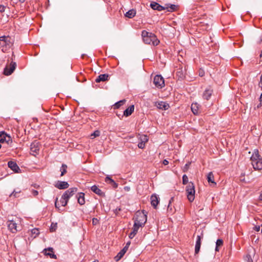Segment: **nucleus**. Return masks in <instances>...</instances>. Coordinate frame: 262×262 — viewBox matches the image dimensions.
<instances>
[{"mask_svg":"<svg viewBox=\"0 0 262 262\" xmlns=\"http://www.w3.org/2000/svg\"><path fill=\"white\" fill-rule=\"evenodd\" d=\"M141 35L144 42L146 44H151L154 46H156L160 43L159 40L152 33L143 30L142 31Z\"/></svg>","mask_w":262,"mask_h":262,"instance_id":"obj_1","label":"nucleus"},{"mask_svg":"<svg viewBox=\"0 0 262 262\" xmlns=\"http://www.w3.org/2000/svg\"><path fill=\"white\" fill-rule=\"evenodd\" d=\"M250 160L253 168L255 170L262 169V157L259 155L258 149H254L251 156Z\"/></svg>","mask_w":262,"mask_h":262,"instance_id":"obj_2","label":"nucleus"},{"mask_svg":"<svg viewBox=\"0 0 262 262\" xmlns=\"http://www.w3.org/2000/svg\"><path fill=\"white\" fill-rule=\"evenodd\" d=\"M19 223L20 221L18 219L8 221L7 226L9 230L12 233H16L17 231L20 230L21 228L19 225Z\"/></svg>","mask_w":262,"mask_h":262,"instance_id":"obj_3","label":"nucleus"},{"mask_svg":"<svg viewBox=\"0 0 262 262\" xmlns=\"http://www.w3.org/2000/svg\"><path fill=\"white\" fill-rule=\"evenodd\" d=\"M186 191L188 200L189 202H192L194 200V194L195 193L194 185L193 183L190 182L186 188Z\"/></svg>","mask_w":262,"mask_h":262,"instance_id":"obj_4","label":"nucleus"},{"mask_svg":"<svg viewBox=\"0 0 262 262\" xmlns=\"http://www.w3.org/2000/svg\"><path fill=\"white\" fill-rule=\"evenodd\" d=\"M147 221L146 215L143 212H137L134 222L144 226Z\"/></svg>","mask_w":262,"mask_h":262,"instance_id":"obj_5","label":"nucleus"},{"mask_svg":"<svg viewBox=\"0 0 262 262\" xmlns=\"http://www.w3.org/2000/svg\"><path fill=\"white\" fill-rule=\"evenodd\" d=\"M69 199L66 197L65 195H64L63 194L62 195L60 200H59V203H58V198H56V200H55V207L56 208L58 209V211H60V209L59 208L60 207V205L61 206H66L67 204H68V202L69 201Z\"/></svg>","mask_w":262,"mask_h":262,"instance_id":"obj_6","label":"nucleus"},{"mask_svg":"<svg viewBox=\"0 0 262 262\" xmlns=\"http://www.w3.org/2000/svg\"><path fill=\"white\" fill-rule=\"evenodd\" d=\"M12 45L11 38L9 36L0 37V46L10 48Z\"/></svg>","mask_w":262,"mask_h":262,"instance_id":"obj_7","label":"nucleus"},{"mask_svg":"<svg viewBox=\"0 0 262 262\" xmlns=\"http://www.w3.org/2000/svg\"><path fill=\"white\" fill-rule=\"evenodd\" d=\"M255 254V250L253 247H250L247 251V253L244 257L246 262H253V258Z\"/></svg>","mask_w":262,"mask_h":262,"instance_id":"obj_8","label":"nucleus"},{"mask_svg":"<svg viewBox=\"0 0 262 262\" xmlns=\"http://www.w3.org/2000/svg\"><path fill=\"white\" fill-rule=\"evenodd\" d=\"M16 67V63L12 61L10 65L7 66L4 70V74L6 76L10 75L15 70Z\"/></svg>","mask_w":262,"mask_h":262,"instance_id":"obj_9","label":"nucleus"},{"mask_svg":"<svg viewBox=\"0 0 262 262\" xmlns=\"http://www.w3.org/2000/svg\"><path fill=\"white\" fill-rule=\"evenodd\" d=\"M154 83L158 88H162L164 86V80L161 75H156L154 78Z\"/></svg>","mask_w":262,"mask_h":262,"instance_id":"obj_10","label":"nucleus"},{"mask_svg":"<svg viewBox=\"0 0 262 262\" xmlns=\"http://www.w3.org/2000/svg\"><path fill=\"white\" fill-rule=\"evenodd\" d=\"M40 149V144L37 141H35L32 142L30 145V153L33 156L38 154Z\"/></svg>","mask_w":262,"mask_h":262,"instance_id":"obj_11","label":"nucleus"},{"mask_svg":"<svg viewBox=\"0 0 262 262\" xmlns=\"http://www.w3.org/2000/svg\"><path fill=\"white\" fill-rule=\"evenodd\" d=\"M0 136L2 137L0 139V142L4 143V142H6L8 144L12 142L11 137L5 134L4 132H2L1 133Z\"/></svg>","mask_w":262,"mask_h":262,"instance_id":"obj_12","label":"nucleus"},{"mask_svg":"<svg viewBox=\"0 0 262 262\" xmlns=\"http://www.w3.org/2000/svg\"><path fill=\"white\" fill-rule=\"evenodd\" d=\"M203 237V234L202 232L200 235H198L196 237V241L195 246V253H198L200 250L201 245V239Z\"/></svg>","mask_w":262,"mask_h":262,"instance_id":"obj_13","label":"nucleus"},{"mask_svg":"<svg viewBox=\"0 0 262 262\" xmlns=\"http://www.w3.org/2000/svg\"><path fill=\"white\" fill-rule=\"evenodd\" d=\"M54 186L59 189H65L69 187V185L67 182L58 181Z\"/></svg>","mask_w":262,"mask_h":262,"instance_id":"obj_14","label":"nucleus"},{"mask_svg":"<svg viewBox=\"0 0 262 262\" xmlns=\"http://www.w3.org/2000/svg\"><path fill=\"white\" fill-rule=\"evenodd\" d=\"M77 190L76 187H72L66 190L63 193V194L69 200L71 197L77 192Z\"/></svg>","mask_w":262,"mask_h":262,"instance_id":"obj_15","label":"nucleus"},{"mask_svg":"<svg viewBox=\"0 0 262 262\" xmlns=\"http://www.w3.org/2000/svg\"><path fill=\"white\" fill-rule=\"evenodd\" d=\"M150 6L153 10H156L159 11H161L165 9L164 7L155 2H152L150 4Z\"/></svg>","mask_w":262,"mask_h":262,"instance_id":"obj_16","label":"nucleus"},{"mask_svg":"<svg viewBox=\"0 0 262 262\" xmlns=\"http://www.w3.org/2000/svg\"><path fill=\"white\" fill-rule=\"evenodd\" d=\"M151 204L154 208H156L159 203V198L156 194H152L150 197Z\"/></svg>","mask_w":262,"mask_h":262,"instance_id":"obj_17","label":"nucleus"},{"mask_svg":"<svg viewBox=\"0 0 262 262\" xmlns=\"http://www.w3.org/2000/svg\"><path fill=\"white\" fill-rule=\"evenodd\" d=\"M155 105L158 108L161 109L163 110H167L169 107V105L168 103H167L165 102H163V101H160V102H156Z\"/></svg>","mask_w":262,"mask_h":262,"instance_id":"obj_18","label":"nucleus"},{"mask_svg":"<svg viewBox=\"0 0 262 262\" xmlns=\"http://www.w3.org/2000/svg\"><path fill=\"white\" fill-rule=\"evenodd\" d=\"M84 193L83 192L78 193L76 195V198L77 199L78 203L80 205H83L85 204V198H84Z\"/></svg>","mask_w":262,"mask_h":262,"instance_id":"obj_19","label":"nucleus"},{"mask_svg":"<svg viewBox=\"0 0 262 262\" xmlns=\"http://www.w3.org/2000/svg\"><path fill=\"white\" fill-rule=\"evenodd\" d=\"M8 166L11 170L15 172H17L19 170V168L17 164L13 161H11L8 162Z\"/></svg>","mask_w":262,"mask_h":262,"instance_id":"obj_20","label":"nucleus"},{"mask_svg":"<svg viewBox=\"0 0 262 262\" xmlns=\"http://www.w3.org/2000/svg\"><path fill=\"white\" fill-rule=\"evenodd\" d=\"M128 249L127 246H125L122 250H121L118 254L115 257V259L116 261L119 260L126 253L127 250Z\"/></svg>","mask_w":262,"mask_h":262,"instance_id":"obj_21","label":"nucleus"},{"mask_svg":"<svg viewBox=\"0 0 262 262\" xmlns=\"http://www.w3.org/2000/svg\"><path fill=\"white\" fill-rule=\"evenodd\" d=\"M44 251L45 255H49L51 258L56 259V255L54 254L53 249L52 248L45 249Z\"/></svg>","mask_w":262,"mask_h":262,"instance_id":"obj_22","label":"nucleus"},{"mask_svg":"<svg viewBox=\"0 0 262 262\" xmlns=\"http://www.w3.org/2000/svg\"><path fill=\"white\" fill-rule=\"evenodd\" d=\"M91 189L93 192L100 196H104V193L96 185L92 186Z\"/></svg>","mask_w":262,"mask_h":262,"instance_id":"obj_23","label":"nucleus"},{"mask_svg":"<svg viewBox=\"0 0 262 262\" xmlns=\"http://www.w3.org/2000/svg\"><path fill=\"white\" fill-rule=\"evenodd\" d=\"M213 91L211 89H207L203 94V98L207 100H209L212 95Z\"/></svg>","mask_w":262,"mask_h":262,"instance_id":"obj_24","label":"nucleus"},{"mask_svg":"<svg viewBox=\"0 0 262 262\" xmlns=\"http://www.w3.org/2000/svg\"><path fill=\"white\" fill-rule=\"evenodd\" d=\"M109 75L107 74H101L99 75L97 78L95 79V81L97 83L100 82L101 81H105L108 80Z\"/></svg>","mask_w":262,"mask_h":262,"instance_id":"obj_25","label":"nucleus"},{"mask_svg":"<svg viewBox=\"0 0 262 262\" xmlns=\"http://www.w3.org/2000/svg\"><path fill=\"white\" fill-rule=\"evenodd\" d=\"M186 74L185 70H183L182 68H179L176 72V75L179 78L183 79Z\"/></svg>","mask_w":262,"mask_h":262,"instance_id":"obj_26","label":"nucleus"},{"mask_svg":"<svg viewBox=\"0 0 262 262\" xmlns=\"http://www.w3.org/2000/svg\"><path fill=\"white\" fill-rule=\"evenodd\" d=\"M148 139L147 138V137L146 136H144L143 137V138L141 139V141L138 143V147L139 148L143 149L145 147V144L146 142L148 141Z\"/></svg>","mask_w":262,"mask_h":262,"instance_id":"obj_27","label":"nucleus"},{"mask_svg":"<svg viewBox=\"0 0 262 262\" xmlns=\"http://www.w3.org/2000/svg\"><path fill=\"white\" fill-rule=\"evenodd\" d=\"M105 182L112 186L114 188L118 187V184L116 183L109 176H107L105 178Z\"/></svg>","mask_w":262,"mask_h":262,"instance_id":"obj_28","label":"nucleus"},{"mask_svg":"<svg viewBox=\"0 0 262 262\" xmlns=\"http://www.w3.org/2000/svg\"><path fill=\"white\" fill-rule=\"evenodd\" d=\"M134 111V105H132L129 106L128 108H127L124 111L123 115L126 116L128 117L133 113V112Z\"/></svg>","mask_w":262,"mask_h":262,"instance_id":"obj_29","label":"nucleus"},{"mask_svg":"<svg viewBox=\"0 0 262 262\" xmlns=\"http://www.w3.org/2000/svg\"><path fill=\"white\" fill-rule=\"evenodd\" d=\"M191 111L194 115H197L199 113V104L197 103H192L191 104Z\"/></svg>","mask_w":262,"mask_h":262,"instance_id":"obj_30","label":"nucleus"},{"mask_svg":"<svg viewBox=\"0 0 262 262\" xmlns=\"http://www.w3.org/2000/svg\"><path fill=\"white\" fill-rule=\"evenodd\" d=\"M136 14V10L133 9L128 10L126 13L125 15L126 17H127L128 18H133L135 16Z\"/></svg>","mask_w":262,"mask_h":262,"instance_id":"obj_31","label":"nucleus"},{"mask_svg":"<svg viewBox=\"0 0 262 262\" xmlns=\"http://www.w3.org/2000/svg\"><path fill=\"white\" fill-rule=\"evenodd\" d=\"M207 180L209 183H211L214 185L216 184L214 181V176L212 172H210L207 175Z\"/></svg>","mask_w":262,"mask_h":262,"instance_id":"obj_32","label":"nucleus"},{"mask_svg":"<svg viewBox=\"0 0 262 262\" xmlns=\"http://www.w3.org/2000/svg\"><path fill=\"white\" fill-rule=\"evenodd\" d=\"M67 168H68V166L66 164H62V165L60 168V171H61V174H60L61 176H64L67 173Z\"/></svg>","mask_w":262,"mask_h":262,"instance_id":"obj_33","label":"nucleus"},{"mask_svg":"<svg viewBox=\"0 0 262 262\" xmlns=\"http://www.w3.org/2000/svg\"><path fill=\"white\" fill-rule=\"evenodd\" d=\"M178 8V6L173 5V4H170L169 6L167 5V7L165 8V9H167L168 11L169 12H172L176 10Z\"/></svg>","mask_w":262,"mask_h":262,"instance_id":"obj_34","label":"nucleus"},{"mask_svg":"<svg viewBox=\"0 0 262 262\" xmlns=\"http://www.w3.org/2000/svg\"><path fill=\"white\" fill-rule=\"evenodd\" d=\"M143 226V225L138 224L134 222V224L132 230L134 232H135V233H137L138 232V231L139 228L142 227Z\"/></svg>","mask_w":262,"mask_h":262,"instance_id":"obj_35","label":"nucleus"},{"mask_svg":"<svg viewBox=\"0 0 262 262\" xmlns=\"http://www.w3.org/2000/svg\"><path fill=\"white\" fill-rule=\"evenodd\" d=\"M223 245V241L221 239H218L216 242L215 251H219V247Z\"/></svg>","mask_w":262,"mask_h":262,"instance_id":"obj_36","label":"nucleus"},{"mask_svg":"<svg viewBox=\"0 0 262 262\" xmlns=\"http://www.w3.org/2000/svg\"><path fill=\"white\" fill-rule=\"evenodd\" d=\"M21 190L19 188H17L14 189L13 192L10 194L9 196L12 197L14 196V198H16L18 196L17 194L20 193Z\"/></svg>","mask_w":262,"mask_h":262,"instance_id":"obj_37","label":"nucleus"},{"mask_svg":"<svg viewBox=\"0 0 262 262\" xmlns=\"http://www.w3.org/2000/svg\"><path fill=\"white\" fill-rule=\"evenodd\" d=\"M125 102V100H121L117 102H116L114 104V108H119L121 106L123 105Z\"/></svg>","mask_w":262,"mask_h":262,"instance_id":"obj_38","label":"nucleus"},{"mask_svg":"<svg viewBox=\"0 0 262 262\" xmlns=\"http://www.w3.org/2000/svg\"><path fill=\"white\" fill-rule=\"evenodd\" d=\"M182 180L183 184L186 185L187 183L188 184V178L186 174L183 176Z\"/></svg>","mask_w":262,"mask_h":262,"instance_id":"obj_39","label":"nucleus"},{"mask_svg":"<svg viewBox=\"0 0 262 262\" xmlns=\"http://www.w3.org/2000/svg\"><path fill=\"white\" fill-rule=\"evenodd\" d=\"M100 136V132L98 130H95L93 134H91V136L94 138L98 137Z\"/></svg>","mask_w":262,"mask_h":262,"instance_id":"obj_40","label":"nucleus"},{"mask_svg":"<svg viewBox=\"0 0 262 262\" xmlns=\"http://www.w3.org/2000/svg\"><path fill=\"white\" fill-rule=\"evenodd\" d=\"M136 234H137L136 233H135V232H134L133 231H132V232H131L130 233V234H129V236H129V237L130 239L133 238L135 237V236L136 235Z\"/></svg>","mask_w":262,"mask_h":262,"instance_id":"obj_41","label":"nucleus"},{"mask_svg":"<svg viewBox=\"0 0 262 262\" xmlns=\"http://www.w3.org/2000/svg\"><path fill=\"white\" fill-rule=\"evenodd\" d=\"M31 193L32 194V195H33V196H36L38 194V192L37 190H32L31 191Z\"/></svg>","mask_w":262,"mask_h":262,"instance_id":"obj_42","label":"nucleus"},{"mask_svg":"<svg viewBox=\"0 0 262 262\" xmlns=\"http://www.w3.org/2000/svg\"><path fill=\"white\" fill-rule=\"evenodd\" d=\"M98 223V220L96 218H93L92 220V224L93 225H96Z\"/></svg>","mask_w":262,"mask_h":262,"instance_id":"obj_43","label":"nucleus"},{"mask_svg":"<svg viewBox=\"0 0 262 262\" xmlns=\"http://www.w3.org/2000/svg\"><path fill=\"white\" fill-rule=\"evenodd\" d=\"M32 232L34 234H36V235H38L39 234V231L37 229H34L32 230Z\"/></svg>","mask_w":262,"mask_h":262,"instance_id":"obj_44","label":"nucleus"},{"mask_svg":"<svg viewBox=\"0 0 262 262\" xmlns=\"http://www.w3.org/2000/svg\"><path fill=\"white\" fill-rule=\"evenodd\" d=\"M5 10V7L2 5H0V12H4Z\"/></svg>","mask_w":262,"mask_h":262,"instance_id":"obj_45","label":"nucleus"},{"mask_svg":"<svg viewBox=\"0 0 262 262\" xmlns=\"http://www.w3.org/2000/svg\"><path fill=\"white\" fill-rule=\"evenodd\" d=\"M260 226H255L254 227V229L256 231H259L260 230Z\"/></svg>","mask_w":262,"mask_h":262,"instance_id":"obj_46","label":"nucleus"},{"mask_svg":"<svg viewBox=\"0 0 262 262\" xmlns=\"http://www.w3.org/2000/svg\"><path fill=\"white\" fill-rule=\"evenodd\" d=\"M168 163H169L168 161L167 160H166V159L164 160L163 161V164L164 165H167L168 164Z\"/></svg>","mask_w":262,"mask_h":262,"instance_id":"obj_47","label":"nucleus"},{"mask_svg":"<svg viewBox=\"0 0 262 262\" xmlns=\"http://www.w3.org/2000/svg\"><path fill=\"white\" fill-rule=\"evenodd\" d=\"M173 198H171L170 199V200H169V204H170L171 203V202L173 201ZM169 207H170V205H168V209H169Z\"/></svg>","mask_w":262,"mask_h":262,"instance_id":"obj_48","label":"nucleus"},{"mask_svg":"<svg viewBox=\"0 0 262 262\" xmlns=\"http://www.w3.org/2000/svg\"><path fill=\"white\" fill-rule=\"evenodd\" d=\"M34 188H36V189H37V188H39V185H37V184H34Z\"/></svg>","mask_w":262,"mask_h":262,"instance_id":"obj_49","label":"nucleus"},{"mask_svg":"<svg viewBox=\"0 0 262 262\" xmlns=\"http://www.w3.org/2000/svg\"><path fill=\"white\" fill-rule=\"evenodd\" d=\"M259 100L260 102H262V93L261 94V95L260 96Z\"/></svg>","mask_w":262,"mask_h":262,"instance_id":"obj_50","label":"nucleus"},{"mask_svg":"<svg viewBox=\"0 0 262 262\" xmlns=\"http://www.w3.org/2000/svg\"><path fill=\"white\" fill-rule=\"evenodd\" d=\"M55 230V229H53L52 224V225H51V228H50V230H51V231H54Z\"/></svg>","mask_w":262,"mask_h":262,"instance_id":"obj_51","label":"nucleus"},{"mask_svg":"<svg viewBox=\"0 0 262 262\" xmlns=\"http://www.w3.org/2000/svg\"><path fill=\"white\" fill-rule=\"evenodd\" d=\"M199 75H200V76H203L204 75V74H203V72H200V73H199Z\"/></svg>","mask_w":262,"mask_h":262,"instance_id":"obj_52","label":"nucleus"},{"mask_svg":"<svg viewBox=\"0 0 262 262\" xmlns=\"http://www.w3.org/2000/svg\"><path fill=\"white\" fill-rule=\"evenodd\" d=\"M124 189H125V190H126L128 191V190H129V187H124Z\"/></svg>","mask_w":262,"mask_h":262,"instance_id":"obj_53","label":"nucleus"},{"mask_svg":"<svg viewBox=\"0 0 262 262\" xmlns=\"http://www.w3.org/2000/svg\"><path fill=\"white\" fill-rule=\"evenodd\" d=\"M130 242H128V243L126 244V246H127V247H128V246H129V245H130Z\"/></svg>","mask_w":262,"mask_h":262,"instance_id":"obj_54","label":"nucleus"},{"mask_svg":"<svg viewBox=\"0 0 262 262\" xmlns=\"http://www.w3.org/2000/svg\"><path fill=\"white\" fill-rule=\"evenodd\" d=\"M259 199L260 200H261L262 201V194H261L259 196Z\"/></svg>","mask_w":262,"mask_h":262,"instance_id":"obj_55","label":"nucleus"},{"mask_svg":"<svg viewBox=\"0 0 262 262\" xmlns=\"http://www.w3.org/2000/svg\"><path fill=\"white\" fill-rule=\"evenodd\" d=\"M25 0H19V1L21 3H23L25 2Z\"/></svg>","mask_w":262,"mask_h":262,"instance_id":"obj_56","label":"nucleus"},{"mask_svg":"<svg viewBox=\"0 0 262 262\" xmlns=\"http://www.w3.org/2000/svg\"><path fill=\"white\" fill-rule=\"evenodd\" d=\"M189 164H186L185 165V167H188V166H189Z\"/></svg>","mask_w":262,"mask_h":262,"instance_id":"obj_57","label":"nucleus"},{"mask_svg":"<svg viewBox=\"0 0 262 262\" xmlns=\"http://www.w3.org/2000/svg\"><path fill=\"white\" fill-rule=\"evenodd\" d=\"M1 147H2V145H1V144H0V148H1Z\"/></svg>","mask_w":262,"mask_h":262,"instance_id":"obj_58","label":"nucleus"},{"mask_svg":"<svg viewBox=\"0 0 262 262\" xmlns=\"http://www.w3.org/2000/svg\"><path fill=\"white\" fill-rule=\"evenodd\" d=\"M54 227H56V225H54V226H53V228H54Z\"/></svg>","mask_w":262,"mask_h":262,"instance_id":"obj_59","label":"nucleus"},{"mask_svg":"<svg viewBox=\"0 0 262 262\" xmlns=\"http://www.w3.org/2000/svg\"><path fill=\"white\" fill-rule=\"evenodd\" d=\"M54 227H56V225H54V226H53V228H54Z\"/></svg>","mask_w":262,"mask_h":262,"instance_id":"obj_60","label":"nucleus"}]
</instances>
